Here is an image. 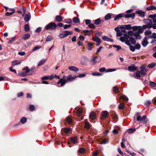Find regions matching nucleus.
I'll use <instances>...</instances> for the list:
<instances>
[{"instance_id":"nucleus-1","label":"nucleus","mask_w":156,"mask_h":156,"mask_svg":"<svg viewBox=\"0 0 156 156\" xmlns=\"http://www.w3.org/2000/svg\"><path fill=\"white\" fill-rule=\"evenodd\" d=\"M57 27L56 24L53 22H51L44 27L45 29L47 30H55Z\"/></svg>"},{"instance_id":"nucleus-27","label":"nucleus","mask_w":156,"mask_h":156,"mask_svg":"<svg viewBox=\"0 0 156 156\" xmlns=\"http://www.w3.org/2000/svg\"><path fill=\"white\" fill-rule=\"evenodd\" d=\"M30 34H27L24 35L22 37V39L26 40L29 38L30 37Z\"/></svg>"},{"instance_id":"nucleus-52","label":"nucleus","mask_w":156,"mask_h":156,"mask_svg":"<svg viewBox=\"0 0 156 156\" xmlns=\"http://www.w3.org/2000/svg\"><path fill=\"white\" fill-rule=\"evenodd\" d=\"M155 65V63H152L147 65V67L151 68H153Z\"/></svg>"},{"instance_id":"nucleus-21","label":"nucleus","mask_w":156,"mask_h":156,"mask_svg":"<svg viewBox=\"0 0 156 156\" xmlns=\"http://www.w3.org/2000/svg\"><path fill=\"white\" fill-rule=\"evenodd\" d=\"M108 139H105L101 141H100L98 140V142H100V144H105L108 143Z\"/></svg>"},{"instance_id":"nucleus-43","label":"nucleus","mask_w":156,"mask_h":156,"mask_svg":"<svg viewBox=\"0 0 156 156\" xmlns=\"http://www.w3.org/2000/svg\"><path fill=\"white\" fill-rule=\"evenodd\" d=\"M86 151L85 148H80L78 150V152L80 153H83Z\"/></svg>"},{"instance_id":"nucleus-10","label":"nucleus","mask_w":156,"mask_h":156,"mask_svg":"<svg viewBox=\"0 0 156 156\" xmlns=\"http://www.w3.org/2000/svg\"><path fill=\"white\" fill-rule=\"evenodd\" d=\"M101 59L100 56H97L94 57L93 59V61L94 62L93 64H95L97 62H99L101 61Z\"/></svg>"},{"instance_id":"nucleus-20","label":"nucleus","mask_w":156,"mask_h":156,"mask_svg":"<svg viewBox=\"0 0 156 156\" xmlns=\"http://www.w3.org/2000/svg\"><path fill=\"white\" fill-rule=\"evenodd\" d=\"M69 70L72 71H73L75 72H76L79 70V69L77 67L73 66H69Z\"/></svg>"},{"instance_id":"nucleus-46","label":"nucleus","mask_w":156,"mask_h":156,"mask_svg":"<svg viewBox=\"0 0 156 156\" xmlns=\"http://www.w3.org/2000/svg\"><path fill=\"white\" fill-rule=\"evenodd\" d=\"M67 121L69 124H71L72 122L71 118L69 117H67L66 118Z\"/></svg>"},{"instance_id":"nucleus-3","label":"nucleus","mask_w":156,"mask_h":156,"mask_svg":"<svg viewBox=\"0 0 156 156\" xmlns=\"http://www.w3.org/2000/svg\"><path fill=\"white\" fill-rule=\"evenodd\" d=\"M25 68L26 69L25 72L27 73L28 75H31L34 72L35 68V67H32L30 69H28V67L27 66Z\"/></svg>"},{"instance_id":"nucleus-60","label":"nucleus","mask_w":156,"mask_h":156,"mask_svg":"<svg viewBox=\"0 0 156 156\" xmlns=\"http://www.w3.org/2000/svg\"><path fill=\"white\" fill-rule=\"evenodd\" d=\"M41 48V46H38V45L36 46L33 49L32 51H36V50H38V49H39L40 48Z\"/></svg>"},{"instance_id":"nucleus-25","label":"nucleus","mask_w":156,"mask_h":156,"mask_svg":"<svg viewBox=\"0 0 156 156\" xmlns=\"http://www.w3.org/2000/svg\"><path fill=\"white\" fill-rule=\"evenodd\" d=\"M73 21L74 23H77L80 22L79 19L76 17H75L73 19Z\"/></svg>"},{"instance_id":"nucleus-51","label":"nucleus","mask_w":156,"mask_h":156,"mask_svg":"<svg viewBox=\"0 0 156 156\" xmlns=\"http://www.w3.org/2000/svg\"><path fill=\"white\" fill-rule=\"evenodd\" d=\"M151 32L149 30H147L144 32V34L146 36L149 35L151 34Z\"/></svg>"},{"instance_id":"nucleus-18","label":"nucleus","mask_w":156,"mask_h":156,"mask_svg":"<svg viewBox=\"0 0 156 156\" xmlns=\"http://www.w3.org/2000/svg\"><path fill=\"white\" fill-rule=\"evenodd\" d=\"M124 16V13L119 14L117 15L115 17H114L115 18L114 19V20L115 21L116 20H117L119 19V18H120Z\"/></svg>"},{"instance_id":"nucleus-57","label":"nucleus","mask_w":156,"mask_h":156,"mask_svg":"<svg viewBox=\"0 0 156 156\" xmlns=\"http://www.w3.org/2000/svg\"><path fill=\"white\" fill-rule=\"evenodd\" d=\"M88 26L91 29H94L96 28V26H95V25L92 23L90 24Z\"/></svg>"},{"instance_id":"nucleus-6","label":"nucleus","mask_w":156,"mask_h":156,"mask_svg":"<svg viewBox=\"0 0 156 156\" xmlns=\"http://www.w3.org/2000/svg\"><path fill=\"white\" fill-rule=\"evenodd\" d=\"M31 18L30 13L29 12L28 14H26L24 16V20L26 22H28Z\"/></svg>"},{"instance_id":"nucleus-58","label":"nucleus","mask_w":156,"mask_h":156,"mask_svg":"<svg viewBox=\"0 0 156 156\" xmlns=\"http://www.w3.org/2000/svg\"><path fill=\"white\" fill-rule=\"evenodd\" d=\"M135 48H136L137 49H140V48L141 47V46L139 43H137L136 44H135Z\"/></svg>"},{"instance_id":"nucleus-39","label":"nucleus","mask_w":156,"mask_h":156,"mask_svg":"<svg viewBox=\"0 0 156 156\" xmlns=\"http://www.w3.org/2000/svg\"><path fill=\"white\" fill-rule=\"evenodd\" d=\"M135 130L136 129L135 128H130L127 130V132L129 133H133Z\"/></svg>"},{"instance_id":"nucleus-30","label":"nucleus","mask_w":156,"mask_h":156,"mask_svg":"<svg viewBox=\"0 0 156 156\" xmlns=\"http://www.w3.org/2000/svg\"><path fill=\"white\" fill-rule=\"evenodd\" d=\"M91 30H84L83 31V33H84L85 34H84V35L85 36H90L91 35V32H90Z\"/></svg>"},{"instance_id":"nucleus-42","label":"nucleus","mask_w":156,"mask_h":156,"mask_svg":"<svg viewBox=\"0 0 156 156\" xmlns=\"http://www.w3.org/2000/svg\"><path fill=\"white\" fill-rule=\"evenodd\" d=\"M96 35H98V36H100L102 34V32H100L97 30H95L94 32Z\"/></svg>"},{"instance_id":"nucleus-59","label":"nucleus","mask_w":156,"mask_h":156,"mask_svg":"<svg viewBox=\"0 0 156 156\" xmlns=\"http://www.w3.org/2000/svg\"><path fill=\"white\" fill-rule=\"evenodd\" d=\"M29 108L30 110L31 111H33L35 109V107L33 105H30Z\"/></svg>"},{"instance_id":"nucleus-61","label":"nucleus","mask_w":156,"mask_h":156,"mask_svg":"<svg viewBox=\"0 0 156 156\" xmlns=\"http://www.w3.org/2000/svg\"><path fill=\"white\" fill-rule=\"evenodd\" d=\"M130 47V50L133 51V52L135 51V47L133 45H131L129 46Z\"/></svg>"},{"instance_id":"nucleus-54","label":"nucleus","mask_w":156,"mask_h":156,"mask_svg":"<svg viewBox=\"0 0 156 156\" xmlns=\"http://www.w3.org/2000/svg\"><path fill=\"white\" fill-rule=\"evenodd\" d=\"M64 21L67 23L70 24L72 23V20L70 19H66Z\"/></svg>"},{"instance_id":"nucleus-2","label":"nucleus","mask_w":156,"mask_h":156,"mask_svg":"<svg viewBox=\"0 0 156 156\" xmlns=\"http://www.w3.org/2000/svg\"><path fill=\"white\" fill-rule=\"evenodd\" d=\"M136 119L137 121H140L141 123L143 124H146L147 121L146 115H144L142 117H141L140 115H138Z\"/></svg>"},{"instance_id":"nucleus-11","label":"nucleus","mask_w":156,"mask_h":156,"mask_svg":"<svg viewBox=\"0 0 156 156\" xmlns=\"http://www.w3.org/2000/svg\"><path fill=\"white\" fill-rule=\"evenodd\" d=\"M138 14L140 16L144 17L145 16V13L141 10H138L135 12V14Z\"/></svg>"},{"instance_id":"nucleus-28","label":"nucleus","mask_w":156,"mask_h":156,"mask_svg":"<svg viewBox=\"0 0 156 156\" xmlns=\"http://www.w3.org/2000/svg\"><path fill=\"white\" fill-rule=\"evenodd\" d=\"M113 91L114 93L115 94L119 93L120 92L119 88L115 86L113 87Z\"/></svg>"},{"instance_id":"nucleus-37","label":"nucleus","mask_w":156,"mask_h":156,"mask_svg":"<svg viewBox=\"0 0 156 156\" xmlns=\"http://www.w3.org/2000/svg\"><path fill=\"white\" fill-rule=\"evenodd\" d=\"M144 29L143 28V27H142H142L141 26H138V31L139 32L140 34H141L143 32Z\"/></svg>"},{"instance_id":"nucleus-26","label":"nucleus","mask_w":156,"mask_h":156,"mask_svg":"<svg viewBox=\"0 0 156 156\" xmlns=\"http://www.w3.org/2000/svg\"><path fill=\"white\" fill-rule=\"evenodd\" d=\"M92 38L94 41L96 42L101 41V39L96 36L95 37H92Z\"/></svg>"},{"instance_id":"nucleus-23","label":"nucleus","mask_w":156,"mask_h":156,"mask_svg":"<svg viewBox=\"0 0 156 156\" xmlns=\"http://www.w3.org/2000/svg\"><path fill=\"white\" fill-rule=\"evenodd\" d=\"M93 45V44L91 43L90 42H88L87 45L88 50L90 51L92 49V46Z\"/></svg>"},{"instance_id":"nucleus-33","label":"nucleus","mask_w":156,"mask_h":156,"mask_svg":"<svg viewBox=\"0 0 156 156\" xmlns=\"http://www.w3.org/2000/svg\"><path fill=\"white\" fill-rule=\"evenodd\" d=\"M25 31L27 32L29 31L30 30L29 25L28 24H26L24 27Z\"/></svg>"},{"instance_id":"nucleus-40","label":"nucleus","mask_w":156,"mask_h":156,"mask_svg":"<svg viewBox=\"0 0 156 156\" xmlns=\"http://www.w3.org/2000/svg\"><path fill=\"white\" fill-rule=\"evenodd\" d=\"M71 129L69 127H66L64 128V132L65 133H69Z\"/></svg>"},{"instance_id":"nucleus-12","label":"nucleus","mask_w":156,"mask_h":156,"mask_svg":"<svg viewBox=\"0 0 156 156\" xmlns=\"http://www.w3.org/2000/svg\"><path fill=\"white\" fill-rule=\"evenodd\" d=\"M54 74H53L51 76H44L41 78V80H52L54 78Z\"/></svg>"},{"instance_id":"nucleus-64","label":"nucleus","mask_w":156,"mask_h":156,"mask_svg":"<svg viewBox=\"0 0 156 156\" xmlns=\"http://www.w3.org/2000/svg\"><path fill=\"white\" fill-rule=\"evenodd\" d=\"M148 17L152 19H154V18H156V14H155L152 15H150Z\"/></svg>"},{"instance_id":"nucleus-16","label":"nucleus","mask_w":156,"mask_h":156,"mask_svg":"<svg viewBox=\"0 0 156 156\" xmlns=\"http://www.w3.org/2000/svg\"><path fill=\"white\" fill-rule=\"evenodd\" d=\"M77 140L78 138L76 136L72 137L70 138L71 142L74 144H75L77 142Z\"/></svg>"},{"instance_id":"nucleus-4","label":"nucleus","mask_w":156,"mask_h":156,"mask_svg":"<svg viewBox=\"0 0 156 156\" xmlns=\"http://www.w3.org/2000/svg\"><path fill=\"white\" fill-rule=\"evenodd\" d=\"M66 77V76H64L62 78L60 79L59 80L57 84H60L61 87L64 86L67 83V81L65 80Z\"/></svg>"},{"instance_id":"nucleus-62","label":"nucleus","mask_w":156,"mask_h":156,"mask_svg":"<svg viewBox=\"0 0 156 156\" xmlns=\"http://www.w3.org/2000/svg\"><path fill=\"white\" fill-rule=\"evenodd\" d=\"M77 117L76 118V119L78 121H80L81 120H82L83 119V116H81L80 117Z\"/></svg>"},{"instance_id":"nucleus-41","label":"nucleus","mask_w":156,"mask_h":156,"mask_svg":"<svg viewBox=\"0 0 156 156\" xmlns=\"http://www.w3.org/2000/svg\"><path fill=\"white\" fill-rule=\"evenodd\" d=\"M27 73L25 72V73H24L23 72H21L19 73H18L19 75L22 77H24V76H26L27 75Z\"/></svg>"},{"instance_id":"nucleus-45","label":"nucleus","mask_w":156,"mask_h":156,"mask_svg":"<svg viewBox=\"0 0 156 156\" xmlns=\"http://www.w3.org/2000/svg\"><path fill=\"white\" fill-rule=\"evenodd\" d=\"M123 26H124L126 29L127 30H130L132 29V27L130 25H123Z\"/></svg>"},{"instance_id":"nucleus-34","label":"nucleus","mask_w":156,"mask_h":156,"mask_svg":"<svg viewBox=\"0 0 156 156\" xmlns=\"http://www.w3.org/2000/svg\"><path fill=\"white\" fill-rule=\"evenodd\" d=\"M129 41L131 44L133 45H135L136 43V41L132 37H130L129 38Z\"/></svg>"},{"instance_id":"nucleus-29","label":"nucleus","mask_w":156,"mask_h":156,"mask_svg":"<svg viewBox=\"0 0 156 156\" xmlns=\"http://www.w3.org/2000/svg\"><path fill=\"white\" fill-rule=\"evenodd\" d=\"M64 32L66 37H67L69 35H72L73 34V32L72 31L65 30L64 31Z\"/></svg>"},{"instance_id":"nucleus-55","label":"nucleus","mask_w":156,"mask_h":156,"mask_svg":"<svg viewBox=\"0 0 156 156\" xmlns=\"http://www.w3.org/2000/svg\"><path fill=\"white\" fill-rule=\"evenodd\" d=\"M85 24L86 25H90V24L91 23V21L90 20H85Z\"/></svg>"},{"instance_id":"nucleus-48","label":"nucleus","mask_w":156,"mask_h":156,"mask_svg":"<svg viewBox=\"0 0 156 156\" xmlns=\"http://www.w3.org/2000/svg\"><path fill=\"white\" fill-rule=\"evenodd\" d=\"M113 47L117 48V51H119V50L121 49V47L119 45H118L114 44L113 45Z\"/></svg>"},{"instance_id":"nucleus-38","label":"nucleus","mask_w":156,"mask_h":156,"mask_svg":"<svg viewBox=\"0 0 156 156\" xmlns=\"http://www.w3.org/2000/svg\"><path fill=\"white\" fill-rule=\"evenodd\" d=\"M125 105L124 103H121L119 105V108L122 110L125 108Z\"/></svg>"},{"instance_id":"nucleus-17","label":"nucleus","mask_w":156,"mask_h":156,"mask_svg":"<svg viewBox=\"0 0 156 156\" xmlns=\"http://www.w3.org/2000/svg\"><path fill=\"white\" fill-rule=\"evenodd\" d=\"M63 19L62 17L59 15H57L55 17V20L58 22H62Z\"/></svg>"},{"instance_id":"nucleus-24","label":"nucleus","mask_w":156,"mask_h":156,"mask_svg":"<svg viewBox=\"0 0 156 156\" xmlns=\"http://www.w3.org/2000/svg\"><path fill=\"white\" fill-rule=\"evenodd\" d=\"M152 27V24L151 23H148L146 25H143V28L144 29L147 28H150Z\"/></svg>"},{"instance_id":"nucleus-63","label":"nucleus","mask_w":156,"mask_h":156,"mask_svg":"<svg viewBox=\"0 0 156 156\" xmlns=\"http://www.w3.org/2000/svg\"><path fill=\"white\" fill-rule=\"evenodd\" d=\"M153 7L154 5H151L147 8V9H146L147 11L153 10Z\"/></svg>"},{"instance_id":"nucleus-47","label":"nucleus","mask_w":156,"mask_h":156,"mask_svg":"<svg viewBox=\"0 0 156 156\" xmlns=\"http://www.w3.org/2000/svg\"><path fill=\"white\" fill-rule=\"evenodd\" d=\"M53 38L51 36H48L46 38V41L47 42L51 41L53 40Z\"/></svg>"},{"instance_id":"nucleus-44","label":"nucleus","mask_w":156,"mask_h":156,"mask_svg":"<svg viewBox=\"0 0 156 156\" xmlns=\"http://www.w3.org/2000/svg\"><path fill=\"white\" fill-rule=\"evenodd\" d=\"M125 140L124 139V137L122 138V142L121 143V146L122 148H125L126 147L125 145V144H124V143H123V142H124V143H125Z\"/></svg>"},{"instance_id":"nucleus-15","label":"nucleus","mask_w":156,"mask_h":156,"mask_svg":"<svg viewBox=\"0 0 156 156\" xmlns=\"http://www.w3.org/2000/svg\"><path fill=\"white\" fill-rule=\"evenodd\" d=\"M77 77V76H76L75 77H72L71 75H69L66 80L67 82L69 81H71L73 80L76 78Z\"/></svg>"},{"instance_id":"nucleus-7","label":"nucleus","mask_w":156,"mask_h":156,"mask_svg":"<svg viewBox=\"0 0 156 156\" xmlns=\"http://www.w3.org/2000/svg\"><path fill=\"white\" fill-rule=\"evenodd\" d=\"M137 69V67L134 64H132V65L129 66L128 68V70L131 72L136 70Z\"/></svg>"},{"instance_id":"nucleus-14","label":"nucleus","mask_w":156,"mask_h":156,"mask_svg":"<svg viewBox=\"0 0 156 156\" xmlns=\"http://www.w3.org/2000/svg\"><path fill=\"white\" fill-rule=\"evenodd\" d=\"M96 117V115L93 111H92L89 115V119H94Z\"/></svg>"},{"instance_id":"nucleus-5","label":"nucleus","mask_w":156,"mask_h":156,"mask_svg":"<svg viewBox=\"0 0 156 156\" xmlns=\"http://www.w3.org/2000/svg\"><path fill=\"white\" fill-rule=\"evenodd\" d=\"M108 112L106 111H103L102 112L101 114L100 117L101 119H104L105 118L107 117Z\"/></svg>"},{"instance_id":"nucleus-19","label":"nucleus","mask_w":156,"mask_h":156,"mask_svg":"<svg viewBox=\"0 0 156 156\" xmlns=\"http://www.w3.org/2000/svg\"><path fill=\"white\" fill-rule=\"evenodd\" d=\"M94 22V24L96 25H98L100 24L101 22V20L100 18H98L95 20H93L92 21Z\"/></svg>"},{"instance_id":"nucleus-35","label":"nucleus","mask_w":156,"mask_h":156,"mask_svg":"<svg viewBox=\"0 0 156 156\" xmlns=\"http://www.w3.org/2000/svg\"><path fill=\"white\" fill-rule=\"evenodd\" d=\"M27 121V119L25 117H22L20 120V122L23 124L26 123Z\"/></svg>"},{"instance_id":"nucleus-13","label":"nucleus","mask_w":156,"mask_h":156,"mask_svg":"<svg viewBox=\"0 0 156 156\" xmlns=\"http://www.w3.org/2000/svg\"><path fill=\"white\" fill-rule=\"evenodd\" d=\"M135 13H133L131 14H126L124 13V16L126 18H131L133 19H134L135 18Z\"/></svg>"},{"instance_id":"nucleus-50","label":"nucleus","mask_w":156,"mask_h":156,"mask_svg":"<svg viewBox=\"0 0 156 156\" xmlns=\"http://www.w3.org/2000/svg\"><path fill=\"white\" fill-rule=\"evenodd\" d=\"M148 41H143L142 43V44L144 47H145L148 44Z\"/></svg>"},{"instance_id":"nucleus-53","label":"nucleus","mask_w":156,"mask_h":156,"mask_svg":"<svg viewBox=\"0 0 156 156\" xmlns=\"http://www.w3.org/2000/svg\"><path fill=\"white\" fill-rule=\"evenodd\" d=\"M92 75L93 76H101L102 75L101 74L97 72H93L92 73Z\"/></svg>"},{"instance_id":"nucleus-22","label":"nucleus","mask_w":156,"mask_h":156,"mask_svg":"<svg viewBox=\"0 0 156 156\" xmlns=\"http://www.w3.org/2000/svg\"><path fill=\"white\" fill-rule=\"evenodd\" d=\"M83 113V110L81 109H79L77 110V116L78 117H80L82 115Z\"/></svg>"},{"instance_id":"nucleus-31","label":"nucleus","mask_w":156,"mask_h":156,"mask_svg":"<svg viewBox=\"0 0 156 156\" xmlns=\"http://www.w3.org/2000/svg\"><path fill=\"white\" fill-rule=\"evenodd\" d=\"M85 128L87 129H89L90 128V125L89 122L87 121H85Z\"/></svg>"},{"instance_id":"nucleus-56","label":"nucleus","mask_w":156,"mask_h":156,"mask_svg":"<svg viewBox=\"0 0 156 156\" xmlns=\"http://www.w3.org/2000/svg\"><path fill=\"white\" fill-rule=\"evenodd\" d=\"M111 116L115 120H116L118 119L117 115L115 114H112V115H111Z\"/></svg>"},{"instance_id":"nucleus-8","label":"nucleus","mask_w":156,"mask_h":156,"mask_svg":"<svg viewBox=\"0 0 156 156\" xmlns=\"http://www.w3.org/2000/svg\"><path fill=\"white\" fill-rule=\"evenodd\" d=\"M115 17V15L111 13H108L105 16L104 18L105 20H109L111 18Z\"/></svg>"},{"instance_id":"nucleus-49","label":"nucleus","mask_w":156,"mask_h":156,"mask_svg":"<svg viewBox=\"0 0 156 156\" xmlns=\"http://www.w3.org/2000/svg\"><path fill=\"white\" fill-rule=\"evenodd\" d=\"M121 98L123 100L126 101H127L128 100V98L125 95H122L121 97Z\"/></svg>"},{"instance_id":"nucleus-32","label":"nucleus","mask_w":156,"mask_h":156,"mask_svg":"<svg viewBox=\"0 0 156 156\" xmlns=\"http://www.w3.org/2000/svg\"><path fill=\"white\" fill-rule=\"evenodd\" d=\"M119 28L121 30V31L125 33H126V29L123 25L119 26Z\"/></svg>"},{"instance_id":"nucleus-36","label":"nucleus","mask_w":156,"mask_h":156,"mask_svg":"<svg viewBox=\"0 0 156 156\" xmlns=\"http://www.w3.org/2000/svg\"><path fill=\"white\" fill-rule=\"evenodd\" d=\"M46 60L44 59H42L38 63V66H41L45 62Z\"/></svg>"},{"instance_id":"nucleus-9","label":"nucleus","mask_w":156,"mask_h":156,"mask_svg":"<svg viewBox=\"0 0 156 156\" xmlns=\"http://www.w3.org/2000/svg\"><path fill=\"white\" fill-rule=\"evenodd\" d=\"M140 68L141 70L139 72L142 75H145L147 71V70L146 69L145 67L144 66H142Z\"/></svg>"}]
</instances>
